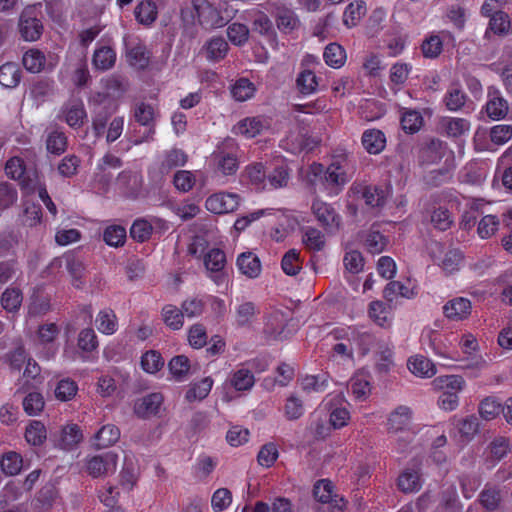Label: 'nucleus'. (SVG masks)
Returning <instances> with one entry per match:
<instances>
[{
  "label": "nucleus",
  "instance_id": "1",
  "mask_svg": "<svg viewBox=\"0 0 512 512\" xmlns=\"http://www.w3.org/2000/svg\"><path fill=\"white\" fill-rule=\"evenodd\" d=\"M308 181L315 190L319 186L329 194H338L348 179L344 168L338 162H333L328 167L321 163L311 164Z\"/></svg>",
  "mask_w": 512,
  "mask_h": 512
},
{
  "label": "nucleus",
  "instance_id": "2",
  "mask_svg": "<svg viewBox=\"0 0 512 512\" xmlns=\"http://www.w3.org/2000/svg\"><path fill=\"white\" fill-rule=\"evenodd\" d=\"M195 6L198 23L205 29H217L227 25L232 19L226 4H212L208 0H192Z\"/></svg>",
  "mask_w": 512,
  "mask_h": 512
},
{
  "label": "nucleus",
  "instance_id": "3",
  "mask_svg": "<svg viewBox=\"0 0 512 512\" xmlns=\"http://www.w3.org/2000/svg\"><path fill=\"white\" fill-rule=\"evenodd\" d=\"M239 152L233 139H225L212 155L216 170L224 176L235 175L239 168Z\"/></svg>",
  "mask_w": 512,
  "mask_h": 512
},
{
  "label": "nucleus",
  "instance_id": "4",
  "mask_svg": "<svg viewBox=\"0 0 512 512\" xmlns=\"http://www.w3.org/2000/svg\"><path fill=\"white\" fill-rule=\"evenodd\" d=\"M118 455L112 451L95 455L87 460L86 468L94 478L106 476L116 471Z\"/></svg>",
  "mask_w": 512,
  "mask_h": 512
},
{
  "label": "nucleus",
  "instance_id": "5",
  "mask_svg": "<svg viewBox=\"0 0 512 512\" xmlns=\"http://www.w3.org/2000/svg\"><path fill=\"white\" fill-rule=\"evenodd\" d=\"M19 31L25 41H36L43 32V25L35 15V9L25 8L19 18Z\"/></svg>",
  "mask_w": 512,
  "mask_h": 512
},
{
  "label": "nucleus",
  "instance_id": "6",
  "mask_svg": "<svg viewBox=\"0 0 512 512\" xmlns=\"http://www.w3.org/2000/svg\"><path fill=\"white\" fill-rule=\"evenodd\" d=\"M240 197L235 193L219 192L209 196L205 202L208 211L214 214L234 212L239 206Z\"/></svg>",
  "mask_w": 512,
  "mask_h": 512
},
{
  "label": "nucleus",
  "instance_id": "7",
  "mask_svg": "<svg viewBox=\"0 0 512 512\" xmlns=\"http://www.w3.org/2000/svg\"><path fill=\"white\" fill-rule=\"evenodd\" d=\"M123 165L122 160L111 154L107 153L105 154L98 162L94 175H93V181L97 184H99L102 188H106L112 178L113 175L111 173L112 169H119Z\"/></svg>",
  "mask_w": 512,
  "mask_h": 512
},
{
  "label": "nucleus",
  "instance_id": "8",
  "mask_svg": "<svg viewBox=\"0 0 512 512\" xmlns=\"http://www.w3.org/2000/svg\"><path fill=\"white\" fill-rule=\"evenodd\" d=\"M312 211L328 232L334 233L339 230L341 217L330 205L320 200H315L312 204Z\"/></svg>",
  "mask_w": 512,
  "mask_h": 512
},
{
  "label": "nucleus",
  "instance_id": "9",
  "mask_svg": "<svg viewBox=\"0 0 512 512\" xmlns=\"http://www.w3.org/2000/svg\"><path fill=\"white\" fill-rule=\"evenodd\" d=\"M134 117H135V120L140 125L146 127L143 135L134 140V144L139 145L143 142L152 140L153 135L155 133L154 125H152L153 119H154L153 107L146 103L138 104L134 110Z\"/></svg>",
  "mask_w": 512,
  "mask_h": 512
},
{
  "label": "nucleus",
  "instance_id": "10",
  "mask_svg": "<svg viewBox=\"0 0 512 512\" xmlns=\"http://www.w3.org/2000/svg\"><path fill=\"white\" fill-rule=\"evenodd\" d=\"M162 403L161 393H150L135 403L134 412L138 417L148 419L159 413Z\"/></svg>",
  "mask_w": 512,
  "mask_h": 512
},
{
  "label": "nucleus",
  "instance_id": "11",
  "mask_svg": "<svg viewBox=\"0 0 512 512\" xmlns=\"http://www.w3.org/2000/svg\"><path fill=\"white\" fill-rule=\"evenodd\" d=\"M63 114L65 116V122L71 128H80L84 121L87 119V113L84 107V103L79 98L70 99L63 106Z\"/></svg>",
  "mask_w": 512,
  "mask_h": 512
},
{
  "label": "nucleus",
  "instance_id": "12",
  "mask_svg": "<svg viewBox=\"0 0 512 512\" xmlns=\"http://www.w3.org/2000/svg\"><path fill=\"white\" fill-rule=\"evenodd\" d=\"M509 107L507 100L501 95L495 87L488 89V101L486 103L487 115L494 120L504 118L508 113Z\"/></svg>",
  "mask_w": 512,
  "mask_h": 512
},
{
  "label": "nucleus",
  "instance_id": "13",
  "mask_svg": "<svg viewBox=\"0 0 512 512\" xmlns=\"http://www.w3.org/2000/svg\"><path fill=\"white\" fill-rule=\"evenodd\" d=\"M226 263V255L224 251L218 248L211 249L204 257V264L208 271L214 273L212 276L216 284H222L225 280L222 270Z\"/></svg>",
  "mask_w": 512,
  "mask_h": 512
},
{
  "label": "nucleus",
  "instance_id": "14",
  "mask_svg": "<svg viewBox=\"0 0 512 512\" xmlns=\"http://www.w3.org/2000/svg\"><path fill=\"white\" fill-rule=\"evenodd\" d=\"M332 427L325 416L313 413L309 417L306 435L313 441L325 440L331 433Z\"/></svg>",
  "mask_w": 512,
  "mask_h": 512
},
{
  "label": "nucleus",
  "instance_id": "15",
  "mask_svg": "<svg viewBox=\"0 0 512 512\" xmlns=\"http://www.w3.org/2000/svg\"><path fill=\"white\" fill-rule=\"evenodd\" d=\"M471 302L467 298L458 297L448 301L443 306L444 315L453 321L467 318L471 313Z\"/></svg>",
  "mask_w": 512,
  "mask_h": 512
},
{
  "label": "nucleus",
  "instance_id": "16",
  "mask_svg": "<svg viewBox=\"0 0 512 512\" xmlns=\"http://www.w3.org/2000/svg\"><path fill=\"white\" fill-rule=\"evenodd\" d=\"M446 150V145L439 139H432L423 145L419 151V162L421 164H434L439 162Z\"/></svg>",
  "mask_w": 512,
  "mask_h": 512
},
{
  "label": "nucleus",
  "instance_id": "17",
  "mask_svg": "<svg viewBox=\"0 0 512 512\" xmlns=\"http://www.w3.org/2000/svg\"><path fill=\"white\" fill-rule=\"evenodd\" d=\"M267 127V122L262 117H247L239 121L234 127L235 134L243 135L247 138H254Z\"/></svg>",
  "mask_w": 512,
  "mask_h": 512
},
{
  "label": "nucleus",
  "instance_id": "18",
  "mask_svg": "<svg viewBox=\"0 0 512 512\" xmlns=\"http://www.w3.org/2000/svg\"><path fill=\"white\" fill-rule=\"evenodd\" d=\"M206 58L209 61L218 62L224 59L229 51L227 41L221 36H213L203 46Z\"/></svg>",
  "mask_w": 512,
  "mask_h": 512
},
{
  "label": "nucleus",
  "instance_id": "19",
  "mask_svg": "<svg viewBox=\"0 0 512 512\" xmlns=\"http://www.w3.org/2000/svg\"><path fill=\"white\" fill-rule=\"evenodd\" d=\"M240 272L248 278H257L261 273L260 259L252 252H243L237 258Z\"/></svg>",
  "mask_w": 512,
  "mask_h": 512
},
{
  "label": "nucleus",
  "instance_id": "20",
  "mask_svg": "<svg viewBox=\"0 0 512 512\" xmlns=\"http://www.w3.org/2000/svg\"><path fill=\"white\" fill-rule=\"evenodd\" d=\"M361 141L364 149L369 154H379L386 146L385 134L378 129L366 130L362 135Z\"/></svg>",
  "mask_w": 512,
  "mask_h": 512
},
{
  "label": "nucleus",
  "instance_id": "21",
  "mask_svg": "<svg viewBox=\"0 0 512 512\" xmlns=\"http://www.w3.org/2000/svg\"><path fill=\"white\" fill-rule=\"evenodd\" d=\"M66 269L72 277V284L76 288H81L84 284L83 278L86 272V266L81 258L74 253L64 256Z\"/></svg>",
  "mask_w": 512,
  "mask_h": 512
},
{
  "label": "nucleus",
  "instance_id": "22",
  "mask_svg": "<svg viewBox=\"0 0 512 512\" xmlns=\"http://www.w3.org/2000/svg\"><path fill=\"white\" fill-rule=\"evenodd\" d=\"M22 302L23 293L19 287L9 286L0 296V305L7 313H17L21 308Z\"/></svg>",
  "mask_w": 512,
  "mask_h": 512
},
{
  "label": "nucleus",
  "instance_id": "23",
  "mask_svg": "<svg viewBox=\"0 0 512 512\" xmlns=\"http://www.w3.org/2000/svg\"><path fill=\"white\" fill-rule=\"evenodd\" d=\"M277 28L284 34H290L300 26L297 14L290 8L280 7L276 13Z\"/></svg>",
  "mask_w": 512,
  "mask_h": 512
},
{
  "label": "nucleus",
  "instance_id": "24",
  "mask_svg": "<svg viewBox=\"0 0 512 512\" xmlns=\"http://www.w3.org/2000/svg\"><path fill=\"white\" fill-rule=\"evenodd\" d=\"M412 410L405 405L398 406L393 410L388 417V429L389 431H403L411 422Z\"/></svg>",
  "mask_w": 512,
  "mask_h": 512
},
{
  "label": "nucleus",
  "instance_id": "25",
  "mask_svg": "<svg viewBox=\"0 0 512 512\" xmlns=\"http://www.w3.org/2000/svg\"><path fill=\"white\" fill-rule=\"evenodd\" d=\"M120 438V430L114 424L102 426L94 436V446L97 449L114 445Z\"/></svg>",
  "mask_w": 512,
  "mask_h": 512
},
{
  "label": "nucleus",
  "instance_id": "26",
  "mask_svg": "<svg viewBox=\"0 0 512 512\" xmlns=\"http://www.w3.org/2000/svg\"><path fill=\"white\" fill-rule=\"evenodd\" d=\"M365 201V204L371 208H382L386 203V193L379 186H363L357 189Z\"/></svg>",
  "mask_w": 512,
  "mask_h": 512
},
{
  "label": "nucleus",
  "instance_id": "27",
  "mask_svg": "<svg viewBox=\"0 0 512 512\" xmlns=\"http://www.w3.org/2000/svg\"><path fill=\"white\" fill-rule=\"evenodd\" d=\"M478 502L486 511H496L502 502L501 490L495 486L486 485L478 496Z\"/></svg>",
  "mask_w": 512,
  "mask_h": 512
},
{
  "label": "nucleus",
  "instance_id": "28",
  "mask_svg": "<svg viewBox=\"0 0 512 512\" xmlns=\"http://www.w3.org/2000/svg\"><path fill=\"white\" fill-rule=\"evenodd\" d=\"M408 368L409 370L420 377H432L436 373V368L434 363L428 358L416 355L408 360Z\"/></svg>",
  "mask_w": 512,
  "mask_h": 512
},
{
  "label": "nucleus",
  "instance_id": "29",
  "mask_svg": "<svg viewBox=\"0 0 512 512\" xmlns=\"http://www.w3.org/2000/svg\"><path fill=\"white\" fill-rule=\"evenodd\" d=\"M441 128L449 137H460L470 128V123L464 118L444 117L440 121Z\"/></svg>",
  "mask_w": 512,
  "mask_h": 512
},
{
  "label": "nucleus",
  "instance_id": "30",
  "mask_svg": "<svg viewBox=\"0 0 512 512\" xmlns=\"http://www.w3.org/2000/svg\"><path fill=\"white\" fill-rule=\"evenodd\" d=\"M433 385L443 392L458 394L465 385V380L459 375H444L433 380Z\"/></svg>",
  "mask_w": 512,
  "mask_h": 512
},
{
  "label": "nucleus",
  "instance_id": "31",
  "mask_svg": "<svg viewBox=\"0 0 512 512\" xmlns=\"http://www.w3.org/2000/svg\"><path fill=\"white\" fill-rule=\"evenodd\" d=\"M21 80V70L15 63L8 62L0 67V84L6 88H15Z\"/></svg>",
  "mask_w": 512,
  "mask_h": 512
},
{
  "label": "nucleus",
  "instance_id": "32",
  "mask_svg": "<svg viewBox=\"0 0 512 512\" xmlns=\"http://www.w3.org/2000/svg\"><path fill=\"white\" fill-rule=\"evenodd\" d=\"M371 376L366 371L354 374V400L365 401L371 394Z\"/></svg>",
  "mask_w": 512,
  "mask_h": 512
},
{
  "label": "nucleus",
  "instance_id": "33",
  "mask_svg": "<svg viewBox=\"0 0 512 512\" xmlns=\"http://www.w3.org/2000/svg\"><path fill=\"white\" fill-rule=\"evenodd\" d=\"M467 99L464 90L458 86H452L445 94L443 102L449 111H459L465 106Z\"/></svg>",
  "mask_w": 512,
  "mask_h": 512
},
{
  "label": "nucleus",
  "instance_id": "34",
  "mask_svg": "<svg viewBox=\"0 0 512 512\" xmlns=\"http://www.w3.org/2000/svg\"><path fill=\"white\" fill-rule=\"evenodd\" d=\"M157 13L156 4L150 0L140 2L134 9L136 20L144 25L152 24L157 18Z\"/></svg>",
  "mask_w": 512,
  "mask_h": 512
},
{
  "label": "nucleus",
  "instance_id": "35",
  "mask_svg": "<svg viewBox=\"0 0 512 512\" xmlns=\"http://www.w3.org/2000/svg\"><path fill=\"white\" fill-rule=\"evenodd\" d=\"M82 440V432L77 424H70L61 429L58 445L70 449Z\"/></svg>",
  "mask_w": 512,
  "mask_h": 512
},
{
  "label": "nucleus",
  "instance_id": "36",
  "mask_svg": "<svg viewBox=\"0 0 512 512\" xmlns=\"http://www.w3.org/2000/svg\"><path fill=\"white\" fill-rule=\"evenodd\" d=\"M255 383L253 373L247 368H240L230 378L231 386L237 391H248Z\"/></svg>",
  "mask_w": 512,
  "mask_h": 512
},
{
  "label": "nucleus",
  "instance_id": "37",
  "mask_svg": "<svg viewBox=\"0 0 512 512\" xmlns=\"http://www.w3.org/2000/svg\"><path fill=\"white\" fill-rule=\"evenodd\" d=\"M296 86L301 94L310 95L317 91L318 78L313 71L305 69L298 74Z\"/></svg>",
  "mask_w": 512,
  "mask_h": 512
},
{
  "label": "nucleus",
  "instance_id": "38",
  "mask_svg": "<svg viewBox=\"0 0 512 512\" xmlns=\"http://www.w3.org/2000/svg\"><path fill=\"white\" fill-rule=\"evenodd\" d=\"M116 61L115 51L108 46H102L97 49L93 55V64L99 70H108L112 68Z\"/></svg>",
  "mask_w": 512,
  "mask_h": 512
},
{
  "label": "nucleus",
  "instance_id": "39",
  "mask_svg": "<svg viewBox=\"0 0 512 512\" xmlns=\"http://www.w3.org/2000/svg\"><path fill=\"white\" fill-rule=\"evenodd\" d=\"M46 62L44 53L37 49L28 50L22 58V63L27 71L39 73L43 70Z\"/></svg>",
  "mask_w": 512,
  "mask_h": 512
},
{
  "label": "nucleus",
  "instance_id": "40",
  "mask_svg": "<svg viewBox=\"0 0 512 512\" xmlns=\"http://www.w3.org/2000/svg\"><path fill=\"white\" fill-rule=\"evenodd\" d=\"M46 149L54 155H61L67 149V137L64 132L57 129L48 133L46 138Z\"/></svg>",
  "mask_w": 512,
  "mask_h": 512
},
{
  "label": "nucleus",
  "instance_id": "41",
  "mask_svg": "<svg viewBox=\"0 0 512 512\" xmlns=\"http://www.w3.org/2000/svg\"><path fill=\"white\" fill-rule=\"evenodd\" d=\"M256 313L257 308L253 302L248 301L238 305L235 310V324L238 327L250 326Z\"/></svg>",
  "mask_w": 512,
  "mask_h": 512
},
{
  "label": "nucleus",
  "instance_id": "42",
  "mask_svg": "<svg viewBox=\"0 0 512 512\" xmlns=\"http://www.w3.org/2000/svg\"><path fill=\"white\" fill-rule=\"evenodd\" d=\"M503 410L501 402L493 397L489 396L483 399L479 404V414L484 420L495 419Z\"/></svg>",
  "mask_w": 512,
  "mask_h": 512
},
{
  "label": "nucleus",
  "instance_id": "43",
  "mask_svg": "<svg viewBox=\"0 0 512 512\" xmlns=\"http://www.w3.org/2000/svg\"><path fill=\"white\" fill-rule=\"evenodd\" d=\"M95 322L97 329L104 334H113L117 330V318L111 309L100 311Z\"/></svg>",
  "mask_w": 512,
  "mask_h": 512
},
{
  "label": "nucleus",
  "instance_id": "44",
  "mask_svg": "<svg viewBox=\"0 0 512 512\" xmlns=\"http://www.w3.org/2000/svg\"><path fill=\"white\" fill-rule=\"evenodd\" d=\"M213 380L210 377H206L201 381L194 383L186 392L185 398L189 401L203 400L206 398L211 391Z\"/></svg>",
  "mask_w": 512,
  "mask_h": 512
},
{
  "label": "nucleus",
  "instance_id": "45",
  "mask_svg": "<svg viewBox=\"0 0 512 512\" xmlns=\"http://www.w3.org/2000/svg\"><path fill=\"white\" fill-rule=\"evenodd\" d=\"M162 317L165 325L172 330H179L183 326L182 310L174 305H165L162 309Z\"/></svg>",
  "mask_w": 512,
  "mask_h": 512
},
{
  "label": "nucleus",
  "instance_id": "46",
  "mask_svg": "<svg viewBox=\"0 0 512 512\" xmlns=\"http://www.w3.org/2000/svg\"><path fill=\"white\" fill-rule=\"evenodd\" d=\"M323 57L327 65L334 68H339L344 63L346 53L339 44L330 43L326 46Z\"/></svg>",
  "mask_w": 512,
  "mask_h": 512
},
{
  "label": "nucleus",
  "instance_id": "47",
  "mask_svg": "<svg viewBox=\"0 0 512 512\" xmlns=\"http://www.w3.org/2000/svg\"><path fill=\"white\" fill-rule=\"evenodd\" d=\"M168 368L177 381H182L190 370V361L185 355H177L169 361Z\"/></svg>",
  "mask_w": 512,
  "mask_h": 512
},
{
  "label": "nucleus",
  "instance_id": "48",
  "mask_svg": "<svg viewBox=\"0 0 512 512\" xmlns=\"http://www.w3.org/2000/svg\"><path fill=\"white\" fill-rule=\"evenodd\" d=\"M398 487L405 493L418 491L421 488L418 473L414 470H405L398 478Z\"/></svg>",
  "mask_w": 512,
  "mask_h": 512
},
{
  "label": "nucleus",
  "instance_id": "49",
  "mask_svg": "<svg viewBox=\"0 0 512 512\" xmlns=\"http://www.w3.org/2000/svg\"><path fill=\"white\" fill-rule=\"evenodd\" d=\"M25 438L34 446L41 445L47 438L44 424L40 421H32L26 428Z\"/></svg>",
  "mask_w": 512,
  "mask_h": 512
},
{
  "label": "nucleus",
  "instance_id": "50",
  "mask_svg": "<svg viewBox=\"0 0 512 512\" xmlns=\"http://www.w3.org/2000/svg\"><path fill=\"white\" fill-rule=\"evenodd\" d=\"M281 268L289 276H295L299 273L301 261L299 252L296 249H290L284 254L281 260Z\"/></svg>",
  "mask_w": 512,
  "mask_h": 512
},
{
  "label": "nucleus",
  "instance_id": "51",
  "mask_svg": "<svg viewBox=\"0 0 512 512\" xmlns=\"http://www.w3.org/2000/svg\"><path fill=\"white\" fill-rule=\"evenodd\" d=\"M103 239L109 246L120 247L126 241V229L121 225L108 226L104 230Z\"/></svg>",
  "mask_w": 512,
  "mask_h": 512
},
{
  "label": "nucleus",
  "instance_id": "52",
  "mask_svg": "<svg viewBox=\"0 0 512 512\" xmlns=\"http://www.w3.org/2000/svg\"><path fill=\"white\" fill-rule=\"evenodd\" d=\"M137 481V469L132 459L128 456L124 458V466L120 473V482L124 489L130 491Z\"/></svg>",
  "mask_w": 512,
  "mask_h": 512
},
{
  "label": "nucleus",
  "instance_id": "53",
  "mask_svg": "<svg viewBox=\"0 0 512 512\" xmlns=\"http://www.w3.org/2000/svg\"><path fill=\"white\" fill-rule=\"evenodd\" d=\"M423 123V117L416 110H406L401 117V126L406 133L413 134L417 132Z\"/></svg>",
  "mask_w": 512,
  "mask_h": 512
},
{
  "label": "nucleus",
  "instance_id": "54",
  "mask_svg": "<svg viewBox=\"0 0 512 512\" xmlns=\"http://www.w3.org/2000/svg\"><path fill=\"white\" fill-rule=\"evenodd\" d=\"M50 310V301L48 297L41 294H34L31 296L30 303L28 305V316L38 317L45 315Z\"/></svg>",
  "mask_w": 512,
  "mask_h": 512
},
{
  "label": "nucleus",
  "instance_id": "55",
  "mask_svg": "<svg viewBox=\"0 0 512 512\" xmlns=\"http://www.w3.org/2000/svg\"><path fill=\"white\" fill-rule=\"evenodd\" d=\"M227 36L235 46L244 45L249 38V28L242 23H232L227 28Z\"/></svg>",
  "mask_w": 512,
  "mask_h": 512
},
{
  "label": "nucleus",
  "instance_id": "56",
  "mask_svg": "<svg viewBox=\"0 0 512 512\" xmlns=\"http://www.w3.org/2000/svg\"><path fill=\"white\" fill-rule=\"evenodd\" d=\"M255 92V87L247 78H240L232 86L231 93L235 100L246 101L251 98Z\"/></svg>",
  "mask_w": 512,
  "mask_h": 512
},
{
  "label": "nucleus",
  "instance_id": "57",
  "mask_svg": "<svg viewBox=\"0 0 512 512\" xmlns=\"http://www.w3.org/2000/svg\"><path fill=\"white\" fill-rule=\"evenodd\" d=\"M187 162V155L180 149H172L165 154L161 163L162 171H169L173 168L184 166Z\"/></svg>",
  "mask_w": 512,
  "mask_h": 512
},
{
  "label": "nucleus",
  "instance_id": "58",
  "mask_svg": "<svg viewBox=\"0 0 512 512\" xmlns=\"http://www.w3.org/2000/svg\"><path fill=\"white\" fill-rule=\"evenodd\" d=\"M127 57L131 64L144 68L149 63V56L146 47L137 43L132 47L127 46Z\"/></svg>",
  "mask_w": 512,
  "mask_h": 512
},
{
  "label": "nucleus",
  "instance_id": "59",
  "mask_svg": "<svg viewBox=\"0 0 512 512\" xmlns=\"http://www.w3.org/2000/svg\"><path fill=\"white\" fill-rule=\"evenodd\" d=\"M22 468V457L16 452L6 453L1 460V469L6 475H16Z\"/></svg>",
  "mask_w": 512,
  "mask_h": 512
},
{
  "label": "nucleus",
  "instance_id": "60",
  "mask_svg": "<svg viewBox=\"0 0 512 512\" xmlns=\"http://www.w3.org/2000/svg\"><path fill=\"white\" fill-rule=\"evenodd\" d=\"M18 199L16 186L9 182H0V209L13 206Z\"/></svg>",
  "mask_w": 512,
  "mask_h": 512
},
{
  "label": "nucleus",
  "instance_id": "61",
  "mask_svg": "<svg viewBox=\"0 0 512 512\" xmlns=\"http://www.w3.org/2000/svg\"><path fill=\"white\" fill-rule=\"evenodd\" d=\"M142 368L148 373H156L164 366V359L158 351H147L141 358Z\"/></svg>",
  "mask_w": 512,
  "mask_h": 512
},
{
  "label": "nucleus",
  "instance_id": "62",
  "mask_svg": "<svg viewBox=\"0 0 512 512\" xmlns=\"http://www.w3.org/2000/svg\"><path fill=\"white\" fill-rule=\"evenodd\" d=\"M252 30L263 36H266L267 38H272L275 36V30L272 21L265 13L262 12L257 14L254 18L252 22Z\"/></svg>",
  "mask_w": 512,
  "mask_h": 512
},
{
  "label": "nucleus",
  "instance_id": "63",
  "mask_svg": "<svg viewBox=\"0 0 512 512\" xmlns=\"http://www.w3.org/2000/svg\"><path fill=\"white\" fill-rule=\"evenodd\" d=\"M77 391L78 386L76 382L70 378H66L58 382L55 389V396L61 401H69L76 395Z\"/></svg>",
  "mask_w": 512,
  "mask_h": 512
},
{
  "label": "nucleus",
  "instance_id": "64",
  "mask_svg": "<svg viewBox=\"0 0 512 512\" xmlns=\"http://www.w3.org/2000/svg\"><path fill=\"white\" fill-rule=\"evenodd\" d=\"M152 231V225L147 220L138 219L130 228V236L138 242H144L150 238Z\"/></svg>",
  "mask_w": 512,
  "mask_h": 512
}]
</instances>
